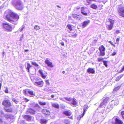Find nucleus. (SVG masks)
<instances>
[{
	"instance_id": "17",
	"label": "nucleus",
	"mask_w": 124,
	"mask_h": 124,
	"mask_svg": "<svg viewBox=\"0 0 124 124\" xmlns=\"http://www.w3.org/2000/svg\"><path fill=\"white\" fill-rule=\"evenodd\" d=\"M87 72L89 73H91L92 74H93L95 73V71L93 69L89 68L88 69Z\"/></svg>"
},
{
	"instance_id": "23",
	"label": "nucleus",
	"mask_w": 124,
	"mask_h": 124,
	"mask_svg": "<svg viewBox=\"0 0 124 124\" xmlns=\"http://www.w3.org/2000/svg\"><path fill=\"white\" fill-rule=\"evenodd\" d=\"M115 121L116 124H122L123 123L121 121L117 118H116Z\"/></svg>"
},
{
	"instance_id": "35",
	"label": "nucleus",
	"mask_w": 124,
	"mask_h": 124,
	"mask_svg": "<svg viewBox=\"0 0 124 124\" xmlns=\"http://www.w3.org/2000/svg\"><path fill=\"white\" fill-rule=\"evenodd\" d=\"M67 26L68 28L70 30V31H71L72 30V27L70 25L68 24L67 25Z\"/></svg>"
},
{
	"instance_id": "38",
	"label": "nucleus",
	"mask_w": 124,
	"mask_h": 124,
	"mask_svg": "<svg viewBox=\"0 0 124 124\" xmlns=\"http://www.w3.org/2000/svg\"><path fill=\"white\" fill-rule=\"evenodd\" d=\"M12 100L16 104H17L18 102V101H17L16 99L14 98H12Z\"/></svg>"
},
{
	"instance_id": "56",
	"label": "nucleus",
	"mask_w": 124,
	"mask_h": 124,
	"mask_svg": "<svg viewBox=\"0 0 124 124\" xmlns=\"http://www.w3.org/2000/svg\"><path fill=\"white\" fill-rule=\"evenodd\" d=\"M87 0V2L88 3H90V1H95V0Z\"/></svg>"
},
{
	"instance_id": "11",
	"label": "nucleus",
	"mask_w": 124,
	"mask_h": 124,
	"mask_svg": "<svg viewBox=\"0 0 124 124\" xmlns=\"http://www.w3.org/2000/svg\"><path fill=\"white\" fill-rule=\"evenodd\" d=\"M34 84L35 85L39 87H42L44 84L43 82L42 81H36L35 82Z\"/></svg>"
},
{
	"instance_id": "49",
	"label": "nucleus",
	"mask_w": 124,
	"mask_h": 124,
	"mask_svg": "<svg viewBox=\"0 0 124 124\" xmlns=\"http://www.w3.org/2000/svg\"><path fill=\"white\" fill-rule=\"evenodd\" d=\"M120 78H119L118 76L116 77V81H118Z\"/></svg>"
},
{
	"instance_id": "9",
	"label": "nucleus",
	"mask_w": 124,
	"mask_h": 124,
	"mask_svg": "<svg viewBox=\"0 0 124 124\" xmlns=\"http://www.w3.org/2000/svg\"><path fill=\"white\" fill-rule=\"evenodd\" d=\"M45 62L47 66L50 67L52 68L54 67V65L52 64V63L49 61V59L47 58L46 59Z\"/></svg>"
},
{
	"instance_id": "42",
	"label": "nucleus",
	"mask_w": 124,
	"mask_h": 124,
	"mask_svg": "<svg viewBox=\"0 0 124 124\" xmlns=\"http://www.w3.org/2000/svg\"><path fill=\"white\" fill-rule=\"evenodd\" d=\"M39 103L40 104L42 105H44L46 104V103L45 102H40Z\"/></svg>"
},
{
	"instance_id": "28",
	"label": "nucleus",
	"mask_w": 124,
	"mask_h": 124,
	"mask_svg": "<svg viewBox=\"0 0 124 124\" xmlns=\"http://www.w3.org/2000/svg\"><path fill=\"white\" fill-rule=\"evenodd\" d=\"M27 67L26 68V69L27 70L28 72H29V69L31 67V66L30 64L29 63H27Z\"/></svg>"
},
{
	"instance_id": "59",
	"label": "nucleus",
	"mask_w": 124,
	"mask_h": 124,
	"mask_svg": "<svg viewBox=\"0 0 124 124\" xmlns=\"http://www.w3.org/2000/svg\"><path fill=\"white\" fill-rule=\"evenodd\" d=\"M2 82L1 81V83H0V90L1 89V87L2 85V83H1Z\"/></svg>"
},
{
	"instance_id": "7",
	"label": "nucleus",
	"mask_w": 124,
	"mask_h": 124,
	"mask_svg": "<svg viewBox=\"0 0 124 124\" xmlns=\"http://www.w3.org/2000/svg\"><path fill=\"white\" fill-rule=\"evenodd\" d=\"M90 13L88 8L86 7H82L81 8V13L83 15L86 16Z\"/></svg>"
},
{
	"instance_id": "62",
	"label": "nucleus",
	"mask_w": 124,
	"mask_h": 124,
	"mask_svg": "<svg viewBox=\"0 0 124 124\" xmlns=\"http://www.w3.org/2000/svg\"><path fill=\"white\" fill-rule=\"evenodd\" d=\"M79 9V7H78V8H74V9L75 10H76V9Z\"/></svg>"
},
{
	"instance_id": "46",
	"label": "nucleus",
	"mask_w": 124,
	"mask_h": 124,
	"mask_svg": "<svg viewBox=\"0 0 124 124\" xmlns=\"http://www.w3.org/2000/svg\"><path fill=\"white\" fill-rule=\"evenodd\" d=\"M46 85H49L50 84L49 82V81L48 80H47L46 81Z\"/></svg>"
},
{
	"instance_id": "54",
	"label": "nucleus",
	"mask_w": 124,
	"mask_h": 124,
	"mask_svg": "<svg viewBox=\"0 0 124 124\" xmlns=\"http://www.w3.org/2000/svg\"><path fill=\"white\" fill-rule=\"evenodd\" d=\"M60 99L64 101H65V99L64 98H64H61Z\"/></svg>"
},
{
	"instance_id": "34",
	"label": "nucleus",
	"mask_w": 124,
	"mask_h": 124,
	"mask_svg": "<svg viewBox=\"0 0 124 124\" xmlns=\"http://www.w3.org/2000/svg\"><path fill=\"white\" fill-rule=\"evenodd\" d=\"M4 116H5V117L6 118H8L10 117V115L9 114H6L5 115H4Z\"/></svg>"
},
{
	"instance_id": "55",
	"label": "nucleus",
	"mask_w": 124,
	"mask_h": 124,
	"mask_svg": "<svg viewBox=\"0 0 124 124\" xmlns=\"http://www.w3.org/2000/svg\"><path fill=\"white\" fill-rule=\"evenodd\" d=\"M120 32V31L119 30H117L116 31V33L118 34Z\"/></svg>"
},
{
	"instance_id": "63",
	"label": "nucleus",
	"mask_w": 124,
	"mask_h": 124,
	"mask_svg": "<svg viewBox=\"0 0 124 124\" xmlns=\"http://www.w3.org/2000/svg\"><path fill=\"white\" fill-rule=\"evenodd\" d=\"M51 97L53 98L54 97V95H51Z\"/></svg>"
},
{
	"instance_id": "29",
	"label": "nucleus",
	"mask_w": 124,
	"mask_h": 124,
	"mask_svg": "<svg viewBox=\"0 0 124 124\" xmlns=\"http://www.w3.org/2000/svg\"><path fill=\"white\" fill-rule=\"evenodd\" d=\"M25 26L24 25H23L21 27L18 31V32L19 31L21 32L23 30V29L25 28Z\"/></svg>"
},
{
	"instance_id": "61",
	"label": "nucleus",
	"mask_w": 124,
	"mask_h": 124,
	"mask_svg": "<svg viewBox=\"0 0 124 124\" xmlns=\"http://www.w3.org/2000/svg\"><path fill=\"white\" fill-rule=\"evenodd\" d=\"M47 91L49 93L50 92H51V90L50 89H48L47 90Z\"/></svg>"
},
{
	"instance_id": "5",
	"label": "nucleus",
	"mask_w": 124,
	"mask_h": 124,
	"mask_svg": "<svg viewBox=\"0 0 124 124\" xmlns=\"http://www.w3.org/2000/svg\"><path fill=\"white\" fill-rule=\"evenodd\" d=\"M117 10L119 15L124 17V7L121 5H119L118 7Z\"/></svg>"
},
{
	"instance_id": "37",
	"label": "nucleus",
	"mask_w": 124,
	"mask_h": 124,
	"mask_svg": "<svg viewBox=\"0 0 124 124\" xmlns=\"http://www.w3.org/2000/svg\"><path fill=\"white\" fill-rule=\"evenodd\" d=\"M82 116V115H79L77 118V119L78 120H79L83 116Z\"/></svg>"
},
{
	"instance_id": "14",
	"label": "nucleus",
	"mask_w": 124,
	"mask_h": 124,
	"mask_svg": "<svg viewBox=\"0 0 124 124\" xmlns=\"http://www.w3.org/2000/svg\"><path fill=\"white\" fill-rule=\"evenodd\" d=\"M63 113L65 115L67 116H70L72 114V112L70 110L64 111L63 112Z\"/></svg>"
},
{
	"instance_id": "13",
	"label": "nucleus",
	"mask_w": 124,
	"mask_h": 124,
	"mask_svg": "<svg viewBox=\"0 0 124 124\" xmlns=\"http://www.w3.org/2000/svg\"><path fill=\"white\" fill-rule=\"evenodd\" d=\"M25 118L28 121H32L33 119V117L31 116L26 115L24 116Z\"/></svg>"
},
{
	"instance_id": "1",
	"label": "nucleus",
	"mask_w": 124,
	"mask_h": 124,
	"mask_svg": "<svg viewBox=\"0 0 124 124\" xmlns=\"http://www.w3.org/2000/svg\"><path fill=\"white\" fill-rule=\"evenodd\" d=\"M5 18L9 22L16 24L17 23V21L19 18V16L17 14L11 11L6 16Z\"/></svg>"
},
{
	"instance_id": "57",
	"label": "nucleus",
	"mask_w": 124,
	"mask_h": 124,
	"mask_svg": "<svg viewBox=\"0 0 124 124\" xmlns=\"http://www.w3.org/2000/svg\"><path fill=\"white\" fill-rule=\"evenodd\" d=\"M23 36V34L22 35V36L20 38V40H22Z\"/></svg>"
},
{
	"instance_id": "6",
	"label": "nucleus",
	"mask_w": 124,
	"mask_h": 124,
	"mask_svg": "<svg viewBox=\"0 0 124 124\" xmlns=\"http://www.w3.org/2000/svg\"><path fill=\"white\" fill-rule=\"evenodd\" d=\"M24 94L25 95H28L29 94V96L31 97H33L35 95V93L33 91L31 90L27 89L23 90Z\"/></svg>"
},
{
	"instance_id": "43",
	"label": "nucleus",
	"mask_w": 124,
	"mask_h": 124,
	"mask_svg": "<svg viewBox=\"0 0 124 124\" xmlns=\"http://www.w3.org/2000/svg\"><path fill=\"white\" fill-rule=\"evenodd\" d=\"M103 63L104 65L106 67H107L108 66L107 65V62L106 61H103Z\"/></svg>"
},
{
	"instance_id": "36",
	"label": "nucleus",
	"mask_w": 124,
	"mask_h": 124,
	"mask_svg": "<svg viewBox=\"0 0 124 124\" xmlns=\"http://www.w3.org/2000/svg\"><path fill=\"white\" fill-rule=\"evenodd\" d=\"M77 36V34L76 33H75L74 34H73L72 33V34H70V36L71 37H75Z\"/></svg>"
},
{
	"instance_id": "44",
	"label": "nucleus",
	"mask_w": 124,
	"mask_h": 124,
	"mask_svg": "<svg viewBox=\"0 0 124 124\" xmlns=\"http://www.w3.org/2000/svg\"><path fill=\"white\" fill-rule=\"evenodd\" d=\"M105 105L103 102L101 103L99 106V107L100 108H102V107H104V106Z\"/></svg>"
},
{
	"instance_id": "26",
	"label": "nucleus",
	"mask_w": 124,
	"mask_h": 124,
	"mask_svg": "<svg viewBox=\"0 0 124 124\" xmlns=\"http://www.w3.org/2000/svg\"><path fill=\"white\" fill-rule=\"evenodd\" d=\"M52 106L54 107L59 108V105L58 104L56 103H54L52 104Z\"/></svg>"
},
{
	"instance_id": "10",
	"label": "nucleus",
	"mask_w": 124,
	"mask_h": 124,
	"mask_svg": "<svg viewBox=\"0 0 124 124\" xmlns=\"http://www.w3.org/2000/svg\"><path fill=\"white\" fill-rule=\"evenodd\" d=\"M2 104L3 105L6 107H9L11 105V103L8 100L4 101Z\"/></svg>"
},
{
	"instance_id": "64",
	"label": "nucleus",
	"mask_w": 124,
	"mask_h": 124,
	"mask_svg": "<svg viewBox=\"0 0 124 124\" xmlns=\"http://www.w3.org/2000/svg\"><path fill=\"white\" fill-rule=\"evenodd\" d=\"M3 54H2V55L3 56H4V52H3Z\"/></svg>"
},
{
	"instance_id": "15",
	"label": "nucleus",
	"mask_w": 124,
	"mask_h": 124,
	"mask_svg": "<svg viewBox=\"0 0 124 124\" xmlns=\"http://www.w3.org/2000/svg\"><path fill=\"white\" fill-rule=\"evenodd\" d=\"M90 21L89 20L85 21L82 23V27L83 28H85L90 23Z\"/></svg>"
},
{
	"instance_id": "45",
	"label": "nucleus",
	"mask_w": 124,
	"mask_h": 124,
	"mask_svg": "<svg viewBox=\"0 0 124 124\" xmlns=\"http://www.w3.org/2000/svg\"><path fill=\"white\" fill-rule=\"evenodd\" d=\"M97 59L98 62H100L102 61L103 60V59L99 58H97Z\"/></svg>"
},
{
	"instance_id": "39",
	"label": "nucleus",
	"mask_w": 124,
	"mask_h": 124,
	"mask_svg": "<svg viewBox=\"0 0 124 124\" xmlns=\"http://www.w3.org/2000/svg\"><path fill=\"white\" fill-rule=\"evenodd\" d=\"M120 86H118L116 87H115L114 89V91H116L118 90L120 88Z\"/></svg>"
},
{
	"instance_id": "12",
	"label": "nucleus",
	"mask_w": 124,
	"mask_h": 124,
	"mask_svg": "<svg viewBox=\"0 0 124 124\" xmlns=\"http://www.w3.org/2000/svg\"><path fill=\"white\" fill-rule=\"evenodd\" d=\"M82 16L81 15H78L76 14H74L72 15L73 17L78 20H81Z\"/></svg>"
},
{
	"instance_id": "30",
	"label": "nucleus",
	"mask_w": 124,
	"mask_h": 124,
	"mask_svg": "<svg viewBox=\"0 0 124 124\" xmlns=\"http://www.w3.org/2000/svg\"><path fill=\"white\" fill-rule=\"evenodd\" d=\"M97 7V6L94 4H92L90 6V7L94 9H96Z\"/></svg>"
},
{
	"instance_id": "58",
	"label": "nucleus",
	"mask_w": 124,
	"mask_h": 124,
	"mask_svg": "<svg viewBox=\"0 0 124 124\" xmlns=\"http://www.w3.org/2000/svg\"><path fill=\"white\" fill-rule=\"evenodd\" d=\"M21 122L22 123L20 124H24L25 122L23 121H21Z\"/></svg>"
},
{
	"instance_id": "3",
	"label": "nucleus",
	"mask_w": 124,
	"mask_h": 124,
	"mask_svg": "<svg viewBox=\"0 0 124 124\" xmlns=\"http://www.w3.org/2000/svg\"><path fill=\"white\" fill-rule=\"evenodd\" d=\"M114 22V20L111 19H109L108 21L106 22V27L108 30H110L112 29Z\"/></svg>"
},
{
	"instance_id": "33",
	"label": "nucleus",
	"mask_w": 124,
	"mask_h": 124,
	"mask_svg": "<svg viewBox=\"0 0 124 124\" xmlns=\"http://www.w3.org/2000/svg\"><path fill=\"white\" fill-rule=\"evenodd\" d=\"M40 29V26L37 25H35L34 27V29L36 30H39Z\"/></svg>"
},
{
	"instance_id": "52",
	"label": "nucleus",
	"mask_w": 124,
	"mask_h": 124,
	"mask_svg": "<svg viewBox=\"0 0 124 124\" xmlns=\"http://www.w3.org/2000/svg\"><path fill=\"white\" fill-rule=\"evenodd\" d=\"M61 45L62 46H64V42H63V41H62L61 42V43H60Z\"/></svg>"
},
{
	"instance_id": "47",
	"label": "nucleus",
	"mask_w": 124,
	"mask_h": 124,
	"mask_svg": "<svg viewBox=\"0 0 124 124\" xmlns=\"http://www.w3.org/2000/svg\"><path fill=\"white\" fill-rule=\"evenodd\" d=\"M121 114L123 118L124 119V111H123L121 112Z\"/></svg>"
},
{
	"instance_id": "53",
	"label": "nucleus",
	"mask_w": 124,
	"mask_h": 124,
	"mask_svg": "<svg viewBox=\"0 0 124 124\" xmlns=\"http://www.w3.org/2000/svg\"><path fill=\"white\" fill-rule=\"evenodd\" d=\"M116 52H114L112 53V55L113 56L114 55L116 54Z\"/></svg>"
},
{
	"instance_id": "41",
	"label": "nucleus",
	"mask_w": 124,
	"mask_h": 124,
	"mask_svg": "<svg viewBox=\"0 0 124 124\" xmlns=\"http://www.w3.org/2000/svg\"><path fill=\"white\" fill-rule=\"evenodd\" d=\"M4 114L2 111H0V117H2L4 116Z\"/></svg>"
},
{
	"instance_id": "8",
	"label": "nucleus",
	"mask_w": 124,
	"mask_h": 124,
	"mask_svg": "<svg viewBox=\"0 0 124 124\" xmlns=\"http://www.w3.org/2000/svg\"><path fill=\"white\" fill-rule=\"evenodd\" d=\"M105 48L103 45L100 46L99 47V50L100 51V56H103L105 54Z\"/></svg>"
},
{
	"instance_id": "48",
	"label": "nucleus",
	"mask_w": 124,
	"mask_h": 124,
	"mask_svg": "<svg viewBox=\"0 0 124 124\" xmlns=\"http://www.w3.org/2000/svg\"><path fill=\"white\" fill-rule=\"evenodd\" d=\"M8 89L7 87H6V89L5 90V93H8Z\"/></svg>"
},
{
	"instance_id": "24",
	"label": "nucleus",
	"mask_w": 124,
	"mask_h": 124,
	"mask_svg": "<svg viewBox=\"0 0 124 124\" xmlns=\"http://www.w3.org/2000/svg\"><path fill=\"white\" fill-rule=\"evenodd\" d=\"M111 103L114 105H117L118 103V101L117 100H113L111 101Z\"/></svg>"
},
{
	"instance_id": "20",
	"label": "nucleus",
	"mask_w": 124,
	"mask_h": 124,
	"mask_svg": "<svg viewBox=\"0 0 124 124\" xmlns=\"http://www.w3.org/2000/svg\"><path fill=\"white\" fill-rule=\"evenodd\" d=\"M70 103L73 105H76L77 104L76 99L73 98L72 99V101L70 102Z\"/></svg>"
},
{
	"instance_id": "19",
	"label": "nucleus",
	"mask_w": 124,
	"mask_h": 124,
	"mask_svg": "<svg viewBox=\"0 0 124 124\" xmlns=\"http://www.w3.org/2000/svg\"><path fill=\"white\" fill-rule=\"evenodd\" d=\"M88 108V106L86 105H85L84 108V112L82 114V116H84L85 114V112L87 110Z\"/></svg>"
},
{
	"instance_id": "51",
	"label": "nucleus",
	"mask_w": 124,
	"mask_h": 124,
	"mask_svg": "<svg viewBox=\"0 0 124 124\" xmlns=\"http://www.w3.org/2000/svg\"><path fill=\"white\" fill-rule=\"evenodd\" d=\"M6 111H7L9 112H10L11 111V110L10 109H6Z\"/></svg>"
},
{
	"instance_id": "60",
	"label": "nucleus",
	"mask_w": 124,
	"mask_h": 124,
	"mask_svg": "<svg viewBox=\"0 0 124 124\" xmlns=\"http://www.w3.org/2000/svg\"><path fill=\"white\" fill-rule=\"evenodd\" d=\"M119 39L118 38H117L116 39V41L117 42H119Z\"/></svg>"
},
{
	"instance_id": "21",
	"label": "nucleus",
	"mask_w": 124,
	"mask_h": 124,
	"mask_svg": "<svg viewBox=\"0 0 124 124\" xmlns=\"http://www.w3.org/2000/svg\"><path fill=\"white\" fill-rule=\"evenodd\" d=\"M43 70H39V72L40 74L41 77L44 78H45L46 77V76L44 75L43 74Z\"/></svg>"
},
{
	"instance_id": "22",
	"label": "nucleus",
	"mask_w": 124,
	"mask_h": 124,
	"mask_svg": "<svg viewBox=\"0 0 124 124\" xmlns=\"http://www.w3.org/2000/svg\"><path fill=\"white\" fill-rule=\"evenodd\" d=\"M47 121L46 119L43 118L41 119L40 120V122L41 124H46Z\"/></svg>"
},
{
	"instance_id": "16",
	"label": "nucleus",
	"mask_w": 124,
	"mask_h": 124,
	"mask_svg": "<svg viewBox=\"0 0 124 124\" xmlns=\"http://www.w3.org/2000/svg\"><path fill=\"white\" fill-rule=\"evenodd\" d=\"M42 112L43 114L45 115H49L50 114L49 110L46 109L42 110Z\"/></svg>"
},
{
	"instance_id": "50",
	"label": "nucleus",
	"mask_w": 124,
	"mask_h": 124,
	"mask_svg": "<svg viewBox=\"0 0 124 124\" xmlns=\"http://www.w3.org/2000/svg\"><path fill=\"white\" fill-rule=\"evenodd\" d=\"M124 75V74H121V75H120L118 77H119V78H121L122 77H123Z\"/></svg>"
},
{
	"instance_id": "2",
	"label": "nucleus",
	"mask_w": 124,
	"mask_h": 124,
	"mask_svg": "<svg viewBox=\"0 0 124 124\" xmlns=\"http://www.w3.org/2000/svg\"><path fill=\"white\" fill-rule=\"evenodd\" d=\"M12 3L17 9L21 10L23 8V5L21 0H13L12 2Z\"/></svg>"
},
{
	"instance_id": "40",
	"label": "nucleus",
	"mask_w": 124,
	"mask_h": 124,
	"mask_svg": "<svg viewBox=\"0 0 124 124\" xmlns=\"http://www.w3.org/2000/svg\"><path fill=\"white\" fill-rule=\"evenodd\" d=\"M31 63L32 64L34 65H35L37 66H39V65L35 62H31Z\"/></svg>"
},
{
	"instance_id": "18",
	"label": "nucleus",
	"mask_w": 124,
	"mask_h": 124,
	"mask_svg": "<svg viewBox=\"0 0 124 124\" xmlns=\"http://www.w3.org/2000/svg\"><path fill=\"white\" fill-rule=\"evenodd\" d=\"M109 104L110 105H109L108 106H106V108H107V109H109V110L110 111L112 108L113 107V105L111 103V102Z\"/></svg>"
},
{
	"instance_id": "31",
	"label": "nucleus",
	"mask_w": 124,
	"mask_h": 124,
	"mask_svg": "<svg viewBox=\"0 0 124 124\" xmlns=\"http://www.w3.org/2000/svg\"><path fill=\"white\" fill-rule=\"evenodd\" d=\"M64 98L66 100H67V101H70L71 102V101H72V99H73L71 98H70V97H64Z\"/></svg>"
},
{
	"instance_id": "32",
	"label": "nucleus",
	"mask_w": 124,
	"mask_h": 124,
	"mask_svg": "<svg viewBox=\"0 0 124 124\" xmlns=\"http://www.w3.org/2000/svg\"><path fill=\"white\" fill-rule=\"evenodd\" d=\"M108 98H106L103 100L102 102L105 105L107 104L108 101Z\"/></svg>"
},
{
	"instance_id": "4",
	"label": "nucleus",
	"mask_w": 124,
	"mask_h": 124,
	"mask_svg": "<svg viewBox=\"0 0 124 124\" xmlns=\"http://www.w3.org/2000/svg\"><path fill=\"white\" fill-rule=\"evenodd\" d=\"M2 26L3 29L7 31H11L12 30V27L10 25L7 23H3Z\"/></svg>"
},
{
	"instance_id": "25",
	"label": "nucleus",
	"mask_w": 124,
	"mask_h": 124,
	"mask_svg": "<svg viewBox=\"0 0 124 124\" xmlns=\"http://www.w3.org/2000/svg\"><path fill=\"white\" fill-rule=\"evenodd\" d=\"M29 112L30 113V114L31 115L34 114H35L36 112L34 109H29Z\"/></svg>"
},
{
	"instance_id": "27",
	"label": "nucleus",
	"mask_w": 124,
	"mask_h": 124,
	"mask_svg": "<svg viewBox=\"0 0 124 124\" xmlns=\"http://www.w3.org/2000/svg\"><path fill=\"white\" fill-rule=\"evenodd\" d=\"M64 123L66 124H70V120L67 119H64Z\"/></svg>"
}]
</instances>
